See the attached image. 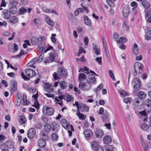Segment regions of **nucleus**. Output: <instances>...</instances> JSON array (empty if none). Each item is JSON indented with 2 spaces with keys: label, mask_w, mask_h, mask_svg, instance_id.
<instances>
[{
  "label": "nucleus",
  "mask_w": 151,
  "mask_h": 151,
  "mask_svg": "<svg viewBox=\"0 0 151 151\" xmlns=\"http://www.w3.org/2000/svg\"><path fill=\"white\" fill-rule=\"evenodd\" d=\"M44 55V54L43 53H42L39 56V58L38 60V62L39 63H40L41 62L42 59L43 58V57Z\"/></svg>",
  "instance_id": "obj_58"
},
{
  "label": "nucleus",
  "mask_w": 151,
  "mask_h": 151,
  "mask_svg": "<svg viewBox=\"0 0 151 151\" xmlns=\"http://www.w3.org/2000/svg\"><path fill=\"white\" fill-rule=\"evenodd\" d=\"M129 12V10L128 8L127 7H124L123 10V16L125 17H127Z\"/></svg>",
  "instance_id": "obj_30"
},
{
  "label": "nucleus",
  "mask_w": 151,
  "mask_h": 151,
  "mask_svg": "<svg viewBox=\"0 0 151 151\" xmlns=\"http://www.w3.org/2000/svg\"><path fill=\"white\" fill-rule=\"evenodd\" d=\"M18 21V19L15 16H13L10 17L9 21V23L11 25H13L17 23Z\"/></svg>",
  "instance_id": "obj_18"
},
{
  "label": "nucleus",
  "mask_w": 151,
  "mask_h": 151,
  "mask_svg": "<svg viewBox=\"0 0 151 151\" xmlns=\"http://www.w3.org/2000/svg\"><path fill=\"white\" fill-rule=\"evenodd\" d=\"M141 4L143 7L146 9H148L150 6V3L146 0H143Z\"/></svg>",
  "instance_id": "obj_32"
},
{
  "label": "nucleus",
  "mask_w": 151,
  "mask_h": 151,
  "mask_svg": "<svg viewBox=\"0 0 151 151\" xmlns=\"http://www.w3.org/2000/svg\"><path fill=\"white\" fill-rule=\"evenodd\" d=\"M23 99V104L24 105H27V96L25 94L23 95L22 96Z\"/></svg>",
  "instance_id": "obj_43"
},
{
  "label": "nucleus",
  "mask_w": 151,
  "mask_h": 151,
  "mask_svg": "<svg viewBox=\"0 0 151 151\" xmlns=\"http://www.w3.org/2000/svg\"><path fill=\"white\" fill-rule=\"evenodd\" d=\"M55 100L57 102L56 104H58L61 106H62V101L61 100L58 99V98L56 97L55 98Z\"/></svg>",
  "instance_id": "obj_57"
},
{
  "label": "nucleus",
  "mask_w": 151,
  "mask_h": 151,
  "mask_svg": "<svg viewBox=\"0 0 151 151\" xmlns=\"http://www.w3.org/2000/svg\"><path fill=\"white\" fill-rule=\"evenodd\" d=\"M103 39V43L104 49H106L107 48V44L106 41L105 40V37H102Z\"/></svg>",
  "instance_id": "obj_56"
},
{
  "label": "nucleus",
  "mask_w": 151,
  "mask_h": 151,
  "mask_svg": "<svg viewBox=\"0 0 151 151\" xmlns=\"http://www.w3.org/2000/svg\"><path fill=\"white\" fill-rule=\"evenodd\" d=\"M109 74L110 76V77H111V79L113 80V81H115V78L114 75V73H113L112 71L111 70H109Z\"/></svg>",
  "instance_id": "obj_51"
},
{
  "label": "nucleus",
  "mask_w": 151,
  "mask_h": 151,
  "mask_svg": "<svg viewBox=\"0 0 151 151\" xmlns=\"http://www.w3.org/2000/svg\"><path fill=\"white\" fill-rule=\"evenodd\" d=\"M46 132L44 131H41L39 134L40 139H46V137H47V136L46 134Z\"/></svg>",
  "instance_id": "obj_34"
},
{
  "label": "nucleus",
  "mask_w": 151,
  "mask_h": 151,
  "mask_svg": "<svg viewBox=\"0 0 151 151\" xmlns=\"http://www.w3.org/2000/svg\"><path fill=\"white\" fill-rule=\"evenodd\" d=\"M74 106H76L77 108V110H79L80 108L82 111H88L89 108L86 104H84L81 102H75V103L73 104Z\"/></svg>",
  "instance_id": "obj_7"
},
{
  "label": "nucleus",
  "mask_w": 151,
  "mask_h": 151,
  "mask_svg": "<svg viewBox=\"0 0 151 151\" xmlns=\"http://www.w3.org/2000/svg\"><path fill=\"white\" fill-rule=\"evenodd\" d=\"M111 141V138L110 136H106L104 138L103 141L105 144H109Z\"/></svg>",
  "instance_id": "obj_21"
},
{
  "label": "nucleus",
  "mask_w": 151,
  "mask_h": 151,
  "mask_svg": "<svg viewBox=\"0 0 151 151\" xmlns=\"http://www.w3.org/2000/svg\"><path fill=\"white\" fill-rule=\"evenodd\" d=\"M140 140L141 144L145 151H149L148 150L151 148V140H149L146 144L142 136L140 137Z\"/></svg>",
  "instance_id": "obj_4"
},
{
  "label": "nucleus",
  "mask_w": 151,
  "mask_h": 151,
  "mask_svg": "<svg viewBox=\"0 0 151 151\" xmlns=\"http://www.w3.org/2000/svg\"><path fill=\"white\" fill-rule=\"evenodd\" d=\"M16 99H22V96L21 93L19 92H17L16 95Z\"/></svg>",
  "instance_id": "obj_62"
},
{
  "label": "nucleus",
  "mask_w": 151,
  "mask_h": 151,
  "mask_svg": "<svg viewBox=\"0 0 151 151\" xmlns=\"http://www.w3.org/2000/svg\"><path fill=\"white\" fill-rule=\"evenodd\" d=\"M39 42L38 38H37L36 37H33L31 40V42L33 45L37 44V43Z\"/></svg>",
  "instance_id": "obj_40"
},
{
  "label": "nucleus",
  "mask_w": 151,
  "mask_h": 151,
  "mask_svg": "<svg viewBox=\"0 0 151 151\" xmlns=\"http://www.w3.org/2000/svg\"><path fill=\"white\" fill-rule=\"evenodd\" d=\"M119 93L121 95L123 96H125L127 95V93L123 90H120L119 91Z\"/></svg>",
  "instance_id": "obj_52"
},
{
  "label": "nucleus",
  "mask_w": 151,
  "mask_h": 151,
  "mask_svg": "<svg viewBox=\"0 0 151 151\" xmlns=\"http://www.w3.org/2000/svg\"><path fill=\"white\" fill-rule=\"evenodd\" d=\"M77 112L76 113V115L78 116L79 119L81 120H85L86 119V116L83 114L81 113L79 110H77Z\"/></svg>",
  "instance_id": "obj_24"
},
{
  "label": "nucleus",
  "mask_w": 151,
  "mask_h": 151,
  "mask_svg": "<svg viewBox=\"0 0 151 151\" xmlns=\"http://www.w3.org/2000/svg\"><path fill=\"white\" fill-rule=\"evenodd\" d=\"M132 84L133 86L134 90L136 91L139 90L141 86V82L138 78H135L132 80Z\"/></svg>",
  "instance_id": "obj_8"
},
{
  "label": "nucleus",
  "mask_w": 151,
  "mask_h": 151,
  "mask_svg": "<svg viewBox=\"0 0 151 151\" xmlns=\"http://www.w3.org/2000/svg\"><path fill=\"white\" fill-rule=\"evenodd\" d=\"M145 39L147 40H151V27H147L145 29Z\"/></svg>",
  "instance_id": "obj_10"
},
{
  "label": "nucleus",
  "mask_w": 151,
  "mask_h": 151,
  "mask_svg": "<svg viewBox=\"0 0 151 151\" xmlns=\"http://www.w3.org/2000/svg\"><path fill=\"white\" fill-rule=\"evenodd\" d=\"M105 147L106 151H114L113 147L110 145H105Z\"/></svg>",
  "instance_id": "obj_38"
},
{
  "label": "nucleus",
  "mask_w": 151,
  "mask_h": 151,
  "mask_svg": "<svg viewBox=\"0 0 151 151\" xmlns=\"http://www.w3.org/2000/svg\"><path fill=\"white\" fill-rule=\"evenodd\" d=\"M37 49L38 51L40 52H41L42 51H44L45 49L44 47H43L41 44L39 45L37 47Z\"/></svg>",
  "instance_id": "obj_55"
},
{
  "label": "nucleus",
  "mask_w": 151,
  "mask_h": 151,
  "mask_svg": "<svg viewBox=\"0 0 151 151\" xmlns=\"http://www.w3.org/2000/svg\"><path fill=\"white\" fill-rule=\"evenodd\" d=\"M138 96L139 99H143L146 97L147 94L141 91L138 93Z\"/></svg>",
  "instance_id": "obj_25"
},
{
  "label": "nucleus",
  "mask_w": 151,
  "mask_h": 151,
  "mask_svg": "<svg viewBox=\"0 0 151 151\" xmlns=\"http://www.w3.org/2000/svg\"><path fill=\"white\" fill-rule=\"evenodd\" d=\"M44 87L46 91L48 93L52 92L53 90V87L50 83H46Z\"/></svg>",
  "instance_id": "obj_13"
},
{
  "label": "nucleus",
  "mask_w": 151,
  "mask_h": 151,
  "mask_svg": "<svg viewBox=\"0 0 151 151\" xmlns=\"http://www.w3.org/2000/svg\"><path fill=\"white\" fill-rule=\"evenodd\" d=\"M60 86L63 89H65L67 87V83L64 81H60Z\"/></svg>",
  "instance_id": "obj_37"
},
{
  "label": "nucleus",
  "mask_w": 151,
  "mask_h": 151,
  "mask_svg": "<svg viewBox=\"0 0 151 151\" xmlns=\"http://www.w3.org/2000/svg\"><path fill=\"white\" fill-rule=\"evenodd\" d=\"M67 99L68 101H70L73 100V98L69 95H68L67 96Z\"/></svg>",
  "instance_id": "obj_64"
},
{
  "label": "nucleus",
  "mask_w": 151,
  "mask_h": 151,
  "mask_svg": "<svg viewBox=\"0 0 151 151\" xmlns=\"http://www.w3.org/2000/svg\"><path fill=\"white\" fill-rule=\"evenodd\" d=\"M13 145V143L9 141H6L5 144V146L6 148L12 150H14V149Z\"/></svg>",
  "instance_id": "obj_16"
},
{
  "label": "nucleus",
  "mask_w": 151,
  "mask_h": 151,
  "mask_svg": "<svg viewBox=\"0 0 151 151\" xmlns=\"http://www.w3.org/2000/svg\"><path fill=\"white\" fill-rule=\"evenodd\" d=\"M132 101V98L130 97H126L124 99V101L126 104L131 103Z\"/></svg>",
  "instance_id": "obj_45"
},
{
  "label": "nucleus",
  "mask_w": 151,
  "mask_h": 151,
  "mask_svg": "<svg viewBox=\"0 0 151 151\" xmlns=\"http://www.w3.org/2000/svg\"><path fill=\"white\" fill-rule=\"evenodd\" d=\"M50 39L52 43L55 44L56 42V39L55 38L56 36V34H51Z\"/></svg>",
  "instance_id": "obj_41"
},
{
  "label": "nucleus",
  "mask_w": 151,
  "mask_h": 151,
  "mask_svg": "<svg viewBox=\"0 0 151 151\" xmlns=\"http://www.w3.org/2000/svg\"><path fill=\"white\" fill-rule=\"evenodd\" d=\"M119 36L118 34L117 33H114L113 35V38L114 39L116 40L117 41L118 39V38Z\"/></svg>",
  "instance_id": "obj_63"
},
{
  "label": "nucleus",
  "mask_w": 151,
  "mask_h": 151,
  "mask_svg": "<svg viewBox=\"0 0 151 151\" xmlns=\"http://www.w3.org/2000/svg\"><path fill=\"white\" fill-rule=\"evenodd\" d=\"M26 121L25 118L23 116H20V118L19 120V122L22 124H24Z\"/></svg>",
  "instance_id": "obj_39"
},
{
  "label": "nucleus",
  "mask_w": 151,
  "mask_h": 151,
  "mask_svg": "<svg viewBox=\"0 0 151 151\" xmlns=\"http://www.w3.org/2000/svg\"><path fill=\"white\" fill-rule=\"evenodd\" d=\"M36 132L33 128L30 129L28 132V137L30 139L33 138L35 136Z\"/></svg>",
  "instance_id": "obj_12"
},
{
  "label": "nucleus",
  "mask_w": 151,
  "mask_h": 151,
  "mask_svg": "<svg viewBox=\"0 0 151 151\" xmlns=\"http://www.w3.org/2000/svg\"><path fill=\"white\" fill-rule=\"evenodd\" d=\"M12 50L13 51V52H17L18 49V45L16 44H14L13 45Z\"/></svg>",
  "instance_id": "obj_49"
},
{
  "label": "nucleus",
  "mask_w": 151,
  "mask_h": 151,
  "mask_svg": "<svg viewBox=\"0 0 151 151\" xmlns=\"http://www.w3.org/2000/svg\"><path fill=\"white\" fill-rule=\"evenodd\" d=\"M145 104L148 107L151 106V98L147 99L145 101Z\"/></svg>",
  "instance_id": "obj_42"
},
{
  "label": "nucleus",
  "mask_w": 151,
  "mask_h": 151,
  "mask_svg": "<svg viewBox=\"0 0 151 151\" xmlns=\"http://www.w3.org/2000/svg\"><path fill=\"white\" fill-rule=\"evenodd\" d=\"M90 145L91 148L94 151L101 146L99 145L98 141L95 140L91 141L90 142Z\"/></svg>",
  "instance_id": "obj_9"
},
{
  "label": "nucleus",
  "mask_w": 151,
  "mask_h": 151,
  "mask_svg": "<svg viewBox=\"0 0 151 151\" xmlns=\"http://www.w3.org/2000/svg\"><path fill=\"white\" fill-rule=\"evenodd\" d=\"M50 60L51 62L54 61L55 58V55L54 53L51 52L50 54Z\"/></svg>",
  "instance_id": "obj_44"
},
{
  "label": "nucleus",
  "mask_w": 151,
  "mask_h": 151,
  "mask_svg": "<svg viewBox=\"0 0 151 151\" xmlns=\"http://www.w3.org/2000/svg\"><path fill=\"white\" fill-rule=\"evenodd\" d=\"M133 51L136 55H138L140 53L141 51L137 48V45L136 44L134 45Z\"/></svg>",
  "instance_id": "obj_19"
},
{
  "label": "nucleus",
  "mask_w": 151,
  "mask_h": 151,
  "mask_svg": "<svg viewBox=\"0 0 151 151\" xmlns=\"http://www.w3.org/2000/svg\"><path fill=\"white\" fill-rule=\"evenodd\" d=\"M51 138L52 140L56 141L58 138V136L56 133H53L51 135Z\"/></svg>",
  "instance_id": "obj_48"
},
{
  "label": "nucleus",
  "mask_w": 151,
  "mask_h": 151,
  "mask_svg": "<svg viewBox=\"0 0 151 151\" xmlns=\"http://www.w3.org/2000/svg\"><path fill=\"white\" fill-rule=\"evenodd\" d=\"M84 134L86 137H89L92 136L93 133L91 130H87L84 132Z\"/></svg>",
  "instance_id": "obj_35"
},
{
  "label": "nucleus",
  "mask_w": 151,
  "mask_h": 151,
  "mask_svg": "<svg viewBox=\"0 0 151 151\" xmlns=\"http://www.w3.org/2000/svg\"><path fill=\"white\" fill-rule=\"evenodd\" d=\"M66 70L64 68H60L57 70V73L54 72L52 76L55 80L59 79L61 77L65 76L67 75Z\"/></svg>",
  "instance_id": "obj_2"
},
{
  "label": "nucleus",
  "mask_w": 151,
  "mask_h": 151,
  "mask_svg": "<svg viewBox=\"0 0 151 151\" xmlns=\"http://www.w3.org/2000/svg\"><path fill=\"white\" fill-rule=\"evenodd\" d=\"M93 50L94 52L96 55H99L101 52L100 49L97 46L93 45Z\"/></svg>",
  "instance_id": "obj_23"
},
{
  "label": "nucleus",
  "mask_w": 151,
  "mask_h": 151,
  "mask_svg": "<svg viewBox=\"0 0 151 151\" xmlns=\"http://www.w3.org/2000/svg\"><path fill=\"white\" fill-rule=\"evenodd\" d=\"M127 41V39L124 37H121L119 39V40H118L117 41V43H118L119 45H121L122 44L125 43Z\"/></svg>",
  "instance_id": "obj_29"
},
{
  "label": "nucleus",
  "mask_w": 151,
  "mask_h": 151,
  "mask_svg": "<svg viewBox=\"0 0 151 151\" xmlns=\"http://www.w3.org/2000/svg\"><path fill=\"white\" fill-rule=\"evenodd\" d=\"M25 73V75L23 72H22L21 75L22 78L25 80H29L30 77H32L36 74L34 70L30 68L26 69Z\"/></svg>",
  "instance_id": "obj_3"
},
{
  "label": "nucleus",
  "mask_w": 151,
  "mask_h": 151,
  "mask_svg": "<svg viewBox=\"0 0 151 151\" xmlns=\"http://www.w3.org/2000/svg\"><path fill=\"white\" fill-rule=\"evenodd\" d=\"M96 78L93 75H89L86 79V82L80 83L79 87L83 90H88L91 87V84L96 81Z\"/></svg>",
  "instance_id": "obj_1"
},
{
  "label": "nucleus",
  "mask_w": 151,
  "mask_h": 151,
  "mask_svg": "<svg viewBox=\"0 0 151 151\" xmlns=\"http://www.w3.org/2000/svg\"><path fill=\"white\" fill-rule=\"evenodd\" d=\"M34 21L37 26H39L40 25L41 22L39 19H37L36 18H35L34 20Z\"/></svg>",
  "instance_id": "obj_54"
},
{
  "label": "nucleus",
  "mask_w": 151,
  "mask_h": 151,
  "mask_svg": "<svg viewBox=\"0 0 151 151\" xmlns=\"http://www.w3.org/2000/svg\"><path fill=\"white\" fill-rule=\"evenodd\" d=\"M52 127L54 130L57 131L59 129V124L55 122H53L52 123Z\"/></svg>",
  "instance_id": "obj_28"
},
{
  "label": "nucleus",
  "mask_w": 151,
  "mask_h": 151,
  "mask_svg": "<svg viewBox=\"0 0 151 151\" xmlns=\"http://www.w3.org/2000/svg\"><path fill=\"white\" fill-rule=\"evenodd\" d=\"M140 127L143 130L147 131L149 129V126L146 123H143L141 124Z\"/></svg>",
  "instance_id": "obj_31"
},
{
  "label": "nucleus",
  "mask_w": 151,
  "mask_h": 151,
  "mask_svg": "<svg viewBox=\"0 0 151 151\" xmlns=\"http://www.w3.org/2000/svg\"><path fill=\"white\" fill-rule=\"evenodd\" d=\"M43 11L47 13H52L58 15V13L54 10L52 9H47V8H43Z\"/></svg>",
  "instance_id": "obj_26"
},
{
  "label": "nucleus",
  "mask_w": 151,
  "mask_h": 151,
  "mask_svg": "<svg viewBox=\"0 0 151 151\" xmlns=\"http://www.w3.org/2000/svg\"><path fill=\"white\" fill-rule=\"evenodd\" d=\"M21 99H16L15 103L16 106H19L21 104Z\"/></svg>",
  "instance_id": "obj_47"
},
{
  "label": "nucleus",
  "mask_w": 151,
  "mask_h": 151,
  "mask_svg": "<svg viewBox=\"0 0 151 151\" xmlns=\"http://www.w3.org/2000/svg\"><path fill=\"white\" fill-rule=\"evenodd\" d=\"M61 123L62 126L65 129H68L70 127V125L68 121L65 119H62L61 120ZM70 127H72V126H71Z\"/></svg>",
  "instance_id": "obj_11"
},
{
  "label": "nucleus",
  "mask_w": 151,
  "mask_h": 151,
  "mask_svg": "<svg viewBox=\"0 0 151 151\" xmlns=\"http://www.w3.org/2000/svg\"><path fill=\"white\" fill-rule=\"evenodd\" d=\"M102 57H97L95 59V60L98 62V63L100 65H101L102 64Z\"/></svg>",
  "instance_id": "obj_50"
},
{
  "label": "nucleus",
  "mask_w": 151,
  "mask_h": 151,
  "mask_svg": "<svg viewBox=\"0 0 151 151\" xmlns=\"http://www.w3.org/2000/svg\"><path fill=\"white\" fill-rule=\"evenodd\" d=\"M95 134L96 137L98 138H101L103 135V132L101 129H97Z\"/></svg>",
  "instance_id": "obj_22"
},
{
  "label": "nucleus",
  "mask_w": 151,
  "mask_h": 151,
  "mask_svg": "<svg viewBox=\"0 0 151 151\" xmlns=\"http://www.w3.org/2000/svg\"><path fill=\"white\" fill-rule=\"evenodd\" d=\"M80 12H84L86 10V8L85 7H83L82 8H79L78 9Z\"/></svg>",
  "instance_id": "obj_60"
},
{
  "label": "nucleus",
  "mask_w": 151,
  "mask_h": 151,
  "mask_svg": "<svg viewBox=\"0 0 151 151\" xmlns=\"http://www.w3.org/2000/svg\"><path fill=\"white\" fill-rule=\"evenodd\" d=\"M143 66L142 64L139 62L135 63L134 65V69L135 72L133 73L134 76H135L137 74H139L142 71V67Z\"/></svg>",
  "instance_id": "obj_6"
},
{
  "label": "nucleus",
  "mask_w": 151,
  "mask_h": 151,
  "mask_svg": "<svg viewBox=\"0 0 151 151\" xmlns=\"http://www.w3.org/2000/svg\"><path fill=\"white\" fill-rule=\"evenodd\" d=\"M129 27L128 24L126 22H124L122 26V30L124 31H127L129 30Z\"/></svg>",
  "instance_id": "obj_36"
},
{
  "label": "nucleus",
  "mask_w": 151,
  "mask_h": 151,
  "mask_svg": "<svg viewBox=\"0 0 151 151\" xmlns=\"http://www.w3.org/2000/svg\"><path fill=\"white\" fill-rule=\"evenodd\" d=\"M46 139H40L37 143L38 146L40 148H43L46 146Z\"/></svg>",
  "instance_id": "obj_15"
},
{
  "label": "nucleus",
  "mask_w": 151,
  "mask_h": 151,
  "mask_svg": "<svg viewBox=\"0 0 151 151\" xmlns=\"http://www.w3.org/2000/svg\"><path fill=\"white\" fill-rule=\"evenodd\" d=\"M12 13L11 11L8 10H4L3 11V14L4 15V19H8L11 17V14Z\"/></svg>",
  "instance_id": "obj_14"
},
{
  "label": "nucleus",
  "mask_w": 151,
  "mask_h": 151,
  "mask_svg": "<svg viewBox=\"0 0 151 151\" xmlns=\"http://www.w3.org/2000/svg\"><path fill=\"white\" fill-rule=\"evenodd\" d=\"M11 86L14 91H15L17 90V83L15 81L12 80L11 81Z\"/></svg>",
  "instance_id": "obj_20"
},
{
  "label": "nucleus",
  "mask_w": 151,
  "mask_h": 151,
  "mask_svg": "<svg viewBox=\"0 0 151 151\" xmlns=\"http://www.w3.org/2000/svg\"><path fill=\"white\" fill-rule=\"evenodd\" d=\"M42 111L44 115L49 116L53 115L54 112L53 108L46 106L43 107Z\"/></svg>",
  "instance_id": "obj_5"
},
{
  "label": "nucleus",
  "mask_w": 151,
  "mask_h": 151,
  "mask_svg": "<svg viewBox=\"0 0 151 151\" xmlns=\"http://www.w3.org/2000/svg\"><path fill=\"white\" fill-rule=\"evenodd\" d=\"M84 22L85 24L87 26H90L91 25V22L89 18L87 16L84 17Z\"/></svg>",
  "instance_id": "obj_33"
},
{
  "label": "nucleus",
  "mask_w": 151,
  "mask_h": 151,
  "mask_svg": "<svg viewBox=\"0 0 151 151\" xmlns=\"http://www.w3.org/2000/svg\"><path fill=\"white\" fill-rule=\"evenodd\" d=\"M24 52L21 50L20 52L17 55H16L14 56H12V58H15V57H18V58H20V57L22 55H24Z\"/></svg>",
  "instance_id": "obj_53"
},
{
  "label": "nucleus",
  "mask_w": 151,
  "mask_h": 151,
  "mask_svg": "<svg viewBox=\"0 0 151 151\" xmlns=\"http://www.w3.org/2000/svg\"><path fill=\"white\" fill-rule=\"evenodd\" d=\"M34 104L33 106L35 107L37 109H38L39 107V104L37 100H35Z\"/></svg>",
  "instance_id": "obj_59"
},
{
  "label": "nucleus",
  "mask_w": 151,
  "mask_h": 151,
  "mask_svg": "<svg viewBox=\"0 0 151 151\" xmlns=\"http://www.w3.org/2000/svg\"><path fill=\"white\" fill-rule=\"evenodd\" d=\"M83 69L84 70L86 71L85 72L87 74H88L90 73V70H89V69L88 67H86V66H84V67Z\"/></svg>",
  "instance_id": "obj_61"
},
{
  "label": "nucleus",
  "mask_w": 151,
  "mask_h": 151,
  "mask_svg": "<svg viewBox=\"0 0 151 151\" xmlns=\"http://www.w3.org/2000/svg\"><path fill=\"white\" fill-rule=\"evenodd\" d=\"M151 15V8L147 9V11H145V17L146 18L150 15Z\"/></svg>",
  "instance_id": "obj_46"
},
{
  "label": "nucleus",
  "mask_w": 151,
  "mask_h": 151,
  "mask_svg": "<svg viewBox=\"0 0 151 151\" xmlns=\"http://www.w3.org/2000/svg\"><path fill=\"white\" fill-rule=\"evenodd\" d=\"M37 60V58H35L33 60L28 63L27 65L29 67H32L33 68H35V66L34 64H35Z\"/></svg>",
  "instance_id": "obj_27"
},
{
  "label": "nucleus",
  "mask_w": 151,
  "mask_h": 151,
  "mask_svg": "<svg viewBox=\"0 0 151 151\" xmlns=\"http://www.w3.org/2000/svg\"><path fill=\"white\" fill-rule=\"evenodd\" d=\"M86 78V75L83 73H81L78 75V79L80 83H83V81H84Z\"/></svg>",
  "instance_id": "obj_17"
}]
</instances>
